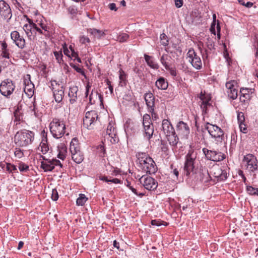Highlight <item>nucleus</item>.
<instances>
[{"label":"nucleus","instance_id":"f704fd0d","mask_svg":"<svg viewBox=\"0 0 258 258\" xmlns=\"http://www.w3.org/2000/svg\"><path fill=\"white\" fill-rule=\"evenodd\" d=\"M190 63L197 70H200L202 68V62L200 56L196 57Z\"/></svg>","mask_w":258,"mask_h":258},{"label":"nucleus","instance_id":"ddd939ff","mask_svg":"<svg viewBox=\"0 0 258 258\" xmlns=\"http://www.w3.org/2000/svg\"><path fill=\"white\" fill-rule=\"evenodd\" d=\"M43 160L44 161L41 162V168H42L45 172L52 171L55 166L62 167V164L60 161L56 159H47L43 156H42Z\"/></svg>","mask_w":258,"mask_h":258},{"label":"nucleus","instance_id":"0eeeda50","mask_svg":"<svg viewBox=\"0 0 258 258\" xmlns=\"http://www.w3.org/2000/svg\"><path fill=\"white\" fill-rule=\"evenodd\" d=\"M243 163L246 167V169L250 174H254L258 171L257 160L253 155L248 154L244 156Z\"/></svg>","mask_w":258,"mask_h":258},{"label":"nucleus","instance_id":"a19ab883","mask_svg":"<svg viewBox=\"0 0 258 258\" xmlns=\"http://www.w3.org/2000/svg\"><path fill=\"white\" fill-rule=\"evenodd\" d=\"M54 55L55 56V59L57 60V62L59 64H61L63 63V60L62 59L63 55L61 51H54Z\"/></svg>","mask_w":258,"mask_h":258},{"label":"nucleus","instance_id":"ea45409f","mask_svg":"<svg viewBox=\"0 0 258 258\" xmlns=\"http://www.w3.org/2000/svg\"><path fill=\"white\" fill-rule=\"evenodd\" d=\"M119 73V85L124 86L126 85V75L124 72L122 71H120Z\"/></svg>","mask_w":258,"mask_h":258},{"label":"nucleus","instance_id":"de8ad7c7","mask_svg":"<svg viewBox=\"0 0 258 258\" xmlns=\"http://www.w3.org/2000/svg\"><path fill=\"white\" fill-rule=\"evenodd\" d=\"M237 120L239 124L243 123L244 122L245 117L244 116V114L242 112H240L238 113Z\"/></svg>","mask_w":258,"mask_h":258},{"label":"nucleus","instance_id":"774afa93","mask_svg":"<svg viewBox=\"0 0 258 258\" xmlns=\"http://www.w3.org/2000/svg\"><path fill=\"white\" fill-rule=\"evenodd\" d=\"M241 5L245 6L247 8H250L252 6L253 3L250 2H248L246 3H245V2H243L242 3H241Z\"/></svg>","mask_w":258,"mask_h":258},{"label":"nucleus","instance_id":"c9c22d12","mask_svg":"<svg viewBox=\"0 0 258 258\" xmlns=\"http://www.w3.org/2000/svg\"><path fill=\"white\" fill-rule=\"evenodd\" d=\"M129 38V35L125 33H120L118 35H116V38L115 39V40L119 41V42H124L127 41Z\"/></svg>","mask_w":258,"mask_h":258},{"label":"nucleus","instance_id":"8fccbe9b","mask_svg":"<svg viewBox=\"0 0 258 258\" xmlns=\"http://www.w3.org/2000/svg\"><path fill=\"white\" fill-rule=\"evenodd\" d=\"M51 199L53 201H56L58 199V194L56 189H53L51 192Z\"/></svg>","mask_w":258,"mask_h":258},{"label":"nucleus","instance_id":"e2e57ef3","mask_svg":"<svg viewBox=\"0 0 258 258\" xmlns=\"http://www.w3.org/2000/svg\"><path fill=\"white\" fill-rule=\"evenodd\" d=\"M130 189L136 195H138L141 197H143V196H144V194L143 193H142V192H140V193H138L136 190V189H135V188H134L133 186H130Z\"/></svg>","mask_w":258,"mask_h":258},{"label":"nucleus","instance_id":"49530a36","mask_svg":"<svg viewBox=\"0 0 258 258\" xmlns=\"http://www.w3.org/2000/svg\"><path fill=\"white\" fill-rule=\"evenodd\" d=\"M161 150L162 152H164L165 154H167L169 149L167 143L162 141L161 142Z\"/></svg>","mask_w":258,"mask_h":258},{"label":"nucleus","instance_id":"c03bdc74","mask_svg":"<svg viewBox=\"0 0 258 258\" xmlns=\"http://www.w3.org/2000/svg\"><path fill=\"white\" fill-rule=\"evenodd\" d=\"M18 168L21 172H26L29 169V166L23 162L19 163Z\"/></svg>","mask_w":258,"mask_h":258},{"label":"nucleus","instance_id":"338daca9","mask_svg":"<svg viewBox=\"0 0 258 258\" xmlns=\"http://www.w3.org/2000/svg\"><path fill=\"white\" fill-rule=\"evenodd\" d=\"M1 55L3 57L9 58L10 54H9L8 50H2Z\"/></svg>","mask_w":258,"mask_h":258},{"label":"nucleus","instance_id":"2f4dec72","mask_svg":"<svg viewBox=\"0 0 258 258\" xmlns=\"http://www.w3.org/2000/svg\"><path fill=\"white\" fill-rule=\"evenodd\" d=\"M144 58L148 65L151 68L156 70L159 68V66L154 61L152 56L145 54H144Z\"/></svg>","mask_w":258,"mask_h":258},{"label":"nucleus","instance_id":"5701e85b","mask_svg":"<svg viewBox=\"0 0 258 258\" xmlns=\"http://www.w3.org/2000/svg\"><path fill=\"white\" fill-rule=\"evenodd\" d=\"M162 129L166 136L175 133L172 124L167 119H164L162 121Z\"/></svg>","mask_w":258,"mask_h":258},{"label":"nucleus","instance_id":"bf43d9fd","mask_svg":"<svg viewBox=\"0 0 258 258\" xmlns=\"http://www.w3.org/2000/svg\"><path fill=\"white\" fill-rule=\"evenodd\" d=\"M239 126L241 132H242L243 133H246L247 132L246 125L244 122L242 123H239Z\"/></svg>","mask_w":258,"mask_h":258},{"label":"nucleus","instance_id":"473e14b6","mask_svg":"<svg viewBox=\"0 0 258 258\" xmlns=\"http://www.w3.org/2000/svg\"><path fill=\"white\" fill-rule=\"evenodd\" d=\"M166 138L169 142V144L173 147L176 146L178 142V138L177 135H176L175 133L171 135H168L166 136Z\"/></svg>","mask_w":258,"mask_h":258},{"label":"nucleus","instance_id":"a878e982","mask_svg":"<svg viewBox=\"0 0 258 258\" xmlns=\"http://www.w3.org/2000/svg\"><path fill=\"white\" fill-rule=\"evenodd\" d=\"M78 91V88L77 86H74L70 88L68 95L70 98V101L72 104L76 101Z\"/></svg>","mask_w":258,"mask_h":258},{"label":"nucleus","instance_id":"f257e3e1","mask_svg":"<svg viewBox=\"0 0 258 258\" xmlns=\"http://www.w3.org/2000/svg\"><path fill=\"white\" fill-rule=\"evenodd\" d=\"M139 167L146 173H154L157 167L154 160L147 153L139 152L136 155Z\"/></svg>","mask_w":258,"mask_h":258},{"label":"nucleus","instance_id":"58836bf2","mask_svg":"<svg viewBox=\"0 0 258 258\" xmlns=\"http://www.w3.org/2000/svg\"><path fill=\"white\" fill-rule=\"evenodd\" d=\"M87 198L83 194H80L77 199L76 203L78 206H83L87 200Z\"/></svg>","mask_w":258,"mask_h":258},{"label":"nucleus","instance_id":"09e8293b","mask_svg":"<svg viewBox=\"0 0 258 258\" xmlns=\"http://www.w3.org/2000/svg\"><path fill=\"white\" fill-rule=\"evenodd\" d=\"M70 66L73 68H74L75 69V70L76 71V72L81 74L83 76H85V73H84L83 70L81 68H80L79 67H78L74 64H73L72 63H70Z\"/></svg>","mask_w":258,"mask_h":258},{"label":"nucleus","instance_id":"864d4df0","mask_svg":"<svg viewBox=\"0 0 258 258\" xmlns=\"http://www.w3.org/2000/svg\"><path fill=\"white\" fill-rule=\"evenodd\" d=\"M33 29L36 30L39 34H43L45 36H47V34L46 33H44L43 30L40 28L39 27L37 26V24L34 23L33 24Z\"/></svg>","mask_w":258,"mask_h":258},{"label":"nucleus","instance_id":"f8f14e48","mask_svg":"<svg viewBox=\"0 0 258 258\" xmlns=\"http://www.w3.org/2000/svg\"><path fill=\"white\" fill-rule=\"evenodd\" d=\"M203 152L206 158L208 160L219 162L223 161L225 158V155L219 151L209 150L204 148L203 149Z\"/></svg>","mask_w":258,"mask_h":258},{"label":"nucleus","instance_id":"4468645a","mask_svg":"<svg viewBox=\"0 0 258 258\" xmlns=\"http://www.w3.org/2000/svg\"><path fill=\"white\" fill-rule=\"evenodd\" d=\"M226 92L228 97L234 100L238 95L237 83L235 80H230L226 83Z\"/></svg>","mask_w":258,"mask_h":258},{"label":"nucleus","instance_id":"bb28decb","mask_svg":"<svg viewBox=\"0 0 258 258\" xmlns=\"http://www.w3.org/2000/svg\"><path fill=\"white\" fill-rule=\"evenodd\" d=\"M102 96L99 94L97 91H92L89 96V103L91 104H94L96 101L99 100L101 103H102Z\"/></svg>","mask_w":258,"mask_h":258},{"label":"nucleus","instance_id":"c85d7f7f","mask_svg":"<svg viewBox=\"0 0 258 258\" xmlns=\"http://www.w3.org/2000/svg\"><path fill=\"white\" fill-rule=\"evenodd\" d=\"M155 85L158 89L166 90L168 88V82L163 77H160L156 82Z\"/></svg>","mask_w":258,"mask_h":258},{"label":"nucleus","instance_id":"6e6552de","mask_svg":"<svg viewBox=\"0 0 258 258\" xmlns=\"http://www.w3.org/2000/svg\"><path fill=\"white\" fill-rule=\"evenodd\" d=\"M143 135L148 140L153 136L154 133V126L150 115L145 114L143 117Z\"/></svg>","mask_w":258,"mask_h":258},{"label":"nucleus","instance_id":"39448f33","mask_svg":"<svg viewBox=\"0 0 258 258\" xmlns=\"http://www.w3.org/2000/svg\"><path fill=\"white\" fill-rule=\"evenodd\" d=\"M70 151L72 158L75 162L80 164L83 161L84 155L80 150L78 141L76 138H74L70 143Z\"/></svg>","mask_w":258,"mask_h":258},{"label":"nucleus","instance_id":"72a5a7b5","mask_svg":"<svg viewBox=\"0 0 258 258\" xmlns=\"http://www.w3.org/2000/svg\"><path fill=\"white\" fill-rule=\"evenodd\" d=\"M29 24H26L23 26V30L25 32L28 37L30 38L32 35V29L33 28L34 23L29 19Z\"/></svg>","mask_w":258,"mask_h":258},{"label":"nucleus","instance_id":"680f3d73","mask_svg":"<svg viewBox=\"0 0 258 258\" xmlns=\"http://www.w3.org/2000/svg\"><path fill=\"white\" fill-rule=\"evenodd\" d=\"M175 7L177 8H180L183 6V0H174Z\"/></svg>","mask_w":258,"mask_h":258},{"label":"nucleus","instance_id":"20e7f679","mask_svg":"<svg viewBox=\"0 0 258 258\" xmlns=\"http://www.w3.org/2000/svg\"><path fill=\"white\" fill-rule=\"evenodd\" d=\"M49 128L53 137L59 139L65 133L66 125L63 121L54 118L49 124Z\"/></svg>","mask_w":258,"mask_h":258},{"label":"nucleus","instance_id":"4be33fe9","mask_svg":"<svg viewBox=\"0 0 258 258\" xmlns=\"http://www.w3.org/2000/svg\"><path fill=\"white\" fill-rule=\"evenodd\" d=\"M213 176L217 179L218 180H225L227 178V173L226 170H222L218 166L214 167L212 171Z\"/></svg>","mask_w":258,"mask_h":258},{"label":"nucleus","instance_id":"2eb2a0df","mask_svg":"<svg viewBox=\"0 0 258 258\" xmlns=\"http://www.w3.org/2000/svg\"><path fill=\"white\" fill-rule=\"evenodd\" d=\"M139 181L144 187L149 190L156 189L158 186L157 182L150 176H142Z\"/></svg>","mask_w":258,"mask_h":258},{"label":"nucleus","instance_id":"052dcab7","mask_svg":"<svg viewBox=\"0 0 258 258\" xmlns=\"http://www.w3.org/2000/svg\"><path fill=\"white\" fill-rule=\"evenodd\" d=\"M167 70H168L169 71V73L170 74V75L173 77H175L177 75V72H176V70H175V68H170L169 67V69H166Z\"/></svg>","mask_w":258,"mask_h":258},{"label":"nucleus","instance_id":"79ce46f5","mask_svg":"<svg viewBox=\"0 0 258 258\" xmlns=\"http://www.w3.org/2000/svg\"><path fill=\"white\" fill-rule=\"evenodd\" d=\"M6 170L9 173L18 172L16 166L11 163L6 164Z\"/></svg>","mask_w":258,"mask_h":258},{"label":"nucleus","instance_id":"37998d69","mask_svg":"<svg viewBox=\"0 0 258 258\" xmlns=\"http://www.w3.org/2000/svg\"><path fill=\"white\" fill-rule=\"evenodd\" d=\"M250 99V95L249 93H245L244 95H240V101L243 103H247Z\"/></svg>","mask_w":258,"mask_h":258},{"label":"nucleus","instance_id":"4c0bfd02","mask_svg":"<svg viewBox=\"0 0 258 258\" xmlns=\"http://www.w3.org/2000/svg\"><path fill=\"white\" fill-rule=\"evenodd\" d=\"M46 143L47 140L43 139L40 144L41 151L43 154H46L49 150L48 146Z\"/></svg>","mask_w":258,"mask_h":258},{"label":"nucleus","instance_id":"e433bc0d","mask_svg":"<svg viewBox=\"0 0 258 258\" xmlns=\"http://www.w3.org/2000/svg\"><path fill=\"white\" fill-rule=\"evenodd\" d=\"M187 57L189 58V61L190 62L196 58V57H198L199 56L197 55V53L195 52V50L190 48L189 49L187 53Z\"/></svg>","mask_w":258,"mask_h":258},{"label":"nucleus","instance_id":"6ab92c4d","mask_svg":"<svg viewBox=\"0 0 258 258\" xmlns=\"http://www.w3.org/2000/svg\"><path fill=\"white\" fill-rule=\"evenodd\" d=\"M199 98L200 99L199 103L202 109L203 114H206L208 111V107L211 106L209 102L211 100V97L209 95H206L205 93L201 92Z\"/></svg>","mask_w":258,"mask_h":258},{"label":"nucleus","instance_id":"dca6fc26","mask_svg":"<svg viewBox=\"0 0 258 258\" xmlns=\"http://www.w3.org/2000/svg\"><path fill=\"white\" fill-rule=\"evenodd\" d=\"M0 16L8 22L12 16V13L10 6L4 1H0Z\"/></svg>","mask_w":258,"mask_h":258},{"label":"nucleus","instance_id":"f3484780","mask_svg":"<svg viewBox=\"0 0 258 258\" xmlns=\"http://www.w3.org/2000/svg\"><path fill=\"white\" fill-rule=\"evenodd\" d=\"M24 85V91L28 97H31L34 94V85L31 81V76L27 74L23 77Z\"/></svg>","mask_w":258,"mask_h":258},{"label":"nucleus","instance_id":"aec40b11","mask_svg":"<svg viewBox=\"0 0 258 258\" xmlns=\"http://www.w3.org/2000/svg\"><path fill=\"white\" fill-rule=\"evenodd\" d=\"M11 38L13 42L20 48H23L26 45V41L23 36H21L17 31H12L11 33Z\"/></svg>","mask_w":258,"mask_h":258},{"label":"nucleus","instance_id":"f03ea898","mask_svg":"<svg viewBox=\"0 0 258 258\" xmlns=\"http://www.w3.org/2000/svg\"><path fill=\"white\" fill-rule=\"evenodd\" d=\"M197 152L192 149L188 151L185 157L184 171L185 174L188 176L191 173H196L198 168L199 159L197 158Z\"/></svg>","mask_w":258,"mask_h":258},{"label":"nucleus","instance_id":"c756f323","mask_svg":"<svg viewBox=\"0 0 258 258\" xmlns=\"http://www.w3.org/2000/svg\"><path fill=\"white\" fill-rule=\"evenodd\" d=\"M87 32L93 35L95 38L100 39L105 35V33L102 30L95 28H89L87 29Z\"/></svg>","mask_w":258,"mask_h":258},{"label":"nucleus","instance_id":"3c124183","mask_svg":"<svg viewBox=\"0 0 258 258\" xmlns=\"http://www.w3.org/2000/svg\"><path fill=\"white\" fill-rule=\"evenodd\" d=\"M98 152H99L100 156L103 157L104 156L106 152L104 147L102 145H99L97 148Z\"/></svg>","mask_w":258,"mask_h":258},{"label":"nucleus","instance_id":"69168bd1","mask_svg":"<svg viewBox=\"0 0 258 258\" xmlns=\"http://www.w3.org/2000/svg\"><path fill=\"white\" fill-rule=\"evenodd\" d=\"M108 8L110 10L116 11L117 8H116V4L115 3H110L108 5Z\"/></svg>","mask_w":258,"mask_h":258},{"label":"nucleus","instance_id":"603ef678","mask_svg":"<svg viewBox=\"0 0 258 258\" xmlns=\"http://www.w3.org/2000/svg\"><path fill=\"white\" fill-rule=\"evenodd\" d=\"M16 157L20 158L23 156V153L20 148H16L14 152Z\"/></svg>","mask_w":258,"mask_h":258},{"label":"nucleus","instance_id":"7c9ffc66","mask_svg":"<svg viewBox=\"0 0 258 258\" xmlns=\"http://www.w3.org/2000/svg\"><path fill=\"white\" fill-rule=\"evenodd\" d=\"M171 60V56L168 54H163L160 58V62L165 69H169V64Z\"/></svg>","mask_w":258,"mask_h":258},{"label":"nucleus","instance_id":"412c9836","mask_svg":"<svg viewBox=\"0 0 258 258\" xmlns=\"http://www.w3.org/2000/svg\"><path fill=\"white\" fill-rule=\"evenodd\" d=\"M176 130L179 135L185 138L188 136L190 132L188 125L182 121H179L177 124Z\"/></svg>","mask_w":258,"mask_h":258},{"label":"nucleus","instance_id":"9d476101","mask_svg":"<svg viewBox=\"0 0 258 258\" xmlns=\"http://www.w3.org/2000/svg\"><path fill=\"white\" fill-rule=\"evenodd\" d=\"M51 87L53 92V97L56 102H60L64 96V87L60 85L56 81H51Z\"/></svg>","mask_w":258,"mask_h":258},{"label":"nucleus","instance_id":"5fc2aeb1","mask_svg":"<svg viewBox=\"0 0 258 258\" xmlns=\"http://www.w3.org/2000/svg\"><path fill=\"white\" fill-rule=\"evenodd\" d=\"M90 41V39L85 36H81L80 38V42L82 44H85L86 43H89Z\"/></svg>","mask_w":258,"mask_h":258},{"label":"nucleus","instance_id":"423d86ee","mask_svg":"<svg viewBox=\"0 0 258 258\" xmlns=\"http://www.w3.org/2000/svg\"><path fill=\"white\" fill-rule=\"evenodd\" d=\"M205 128L208 131L211 137L215 139L216 143H221L224 140L223 131L217 126L209 123H207L205 125Z\"/></svg>","mask_w":258,"mask_h":258},{"label":"nucleus","instance_id":"b1692460","mask_svg":"<svg viewBox=\"0 0 258 258\" xmlns=\"http://www.w3.org/2000/svg\"><path fill=\"white\" fill-rule=\"evenodd\" d=\"M144 99L148 108H151L152 110H153L155 100L153 94L151 92L147 93L144 95Z\"/></svg>","mask_w":258,"mask_h":258},{"label":"nucleus","instance_id":"cd10ccee","mask_svg":"<svg viewBox=\"0 0 258 258\" xmlns=\"http://www.w3.org/2000/svg\"><path fill=\"white\" fill-rule=\"evenodd\" d=\"M199 175L200 176V180L206 182L210 180V175L207 168L201 167L200 168Z\"/></svg>","mask_w":258,"mask_h":258},{"label":"nucleus","instance_id":"4d7b16f0","mask_svg":"<svg viewBox=\"0 0 258 258\" xmlns=\"http://www.w3.org/2000/svg\"><path fill=\"white\" fill-rule=\"evenodd\" d=\"M151 223L152 225H155V226H161L163 224V222L161 221L159 219L152 220L151 221Z\"/></svg>","mask_w":258,"mask_h":258},{"label":"nucleus","instance_id":"7ed1b4c3","mask_svg":"<svg viewBox=\"0 0 258 258\" xmlns=\"http://www.w3.org/2000/svg\"><path fill=\"white\" fill-rule=\"evenodd\" d=\"M34 138L33 132L23 130L18 131L14 137V142L19 147H26L32 143Z\"/></svg>","mask_w":258,"mask_h":258},{"label":"nucleus","instance_id":"a18cd8bd","mask_svg":"<svg viewBox=\"0 0 258 258\" xmlns=\"http://www.w3.org/2000/svg\"><path fill=\"white\" fill-rule=\"evenodd\" d=\"M14 116L15 117V121H20L22 119V115L21 114V113L19 112V107H18L17 109L14 112Z\"/></svg>","mask_w":258,"mask_h":258},{"label":"nucleus","instance_id":"0e129e2a","mask_svg":"<svg viewBox=\"0 0 258 258\" xmlns=\"http://www.w3.org/2000/svg\"><path fill=\"white\" fill-rule=\"evenodd\" d=\"M215 26L216 23H215V22H212L210 29L211 32L214 35H216Z\"/></svg>","mask_w":258,"mask_h":258},{"label":"nucleus","instance_id":"a211bd4d","mask_svg":"<svg viewBox=\"0 0 258 258\" xmlns=\"http://www.w3.org/2000/svg\"><path fill=\"white\" fill-rule=\"evenodd\" d=\"M105 138L109 140L112 144H115L118 141V138L116 135V130L111 123H109L107 126L106 135Z\"/></svg>","mask_w":258,"mask_h":258},{"label":"nucleus","instance_id":"6e6d98bb","mask_svg":"<svg viewBox=\"0 0 258 258\" xmlns=\"http://www.w3.org/2000/svg\"><path fill=\"white\" fill-rule=\"evenodd\" d=\"M255 189L256 188H254L251 186H247L246 190L249 194L251 195H254L255 194Z\"/></svg>","mask_w":258,"mask_h":258},{"label":"nucleus","instance_id":"9b49d317","mask_svg":"<svg viewBox=\"0 0 258 258\" xmlns=\"http://www.w3.org/2000/svg\"><path fill=\"white\" fill-rule=\"evenodd\" d=\"M97 118L98 114L96 111H88L86 112L83 119V125L89 130H92L94 128Z\"/></svg>","mask_w":258,"mask_h":258},{"label":"nucleus","instance_id":"1a4fd4ad","mask_svg":"<svg viewBox=\"0 0 258 258\" xmlns=\"http://www.w3.org/2000/svg\"><path fill=\"white\" fill-rule=\"evenodd\" d=\"M15 89V83L9 79L2 81L0 85V92L1 94L8 98H10Z\"/></svg>","mask_w":258,"mask_h":258},{"label":"nucleus","instance_id":"13d9d810","mask_svg":"<svg viewBox=\"0 0 258 258\" xmlns=\"http://www.w3.org/2000/svg\"><path fill=\"white\" fill-rule=\"evenodd\" d=\"M38 25L40 26L41 29L42 30H43V31L44 33H46L48 35V27L45 24H43L42 23H38Z\"/></svg>","mask_w":258,"mask_h":258},{"label":"nucleus","instance_id":"393cba45","mask_svg":"<svg viewBox=\"0 0 258 258\" xmlns=\"http://www.w3.org/2000/svg\"><path fill=\"white\" fill-rule=\"evenodd\" d=\"M57 157L63 160L66 157L67 153V149L66 145L63 143H60L57 146Z\"/></svg>","mask_w":258,"mask_h":258}]
</instances>
